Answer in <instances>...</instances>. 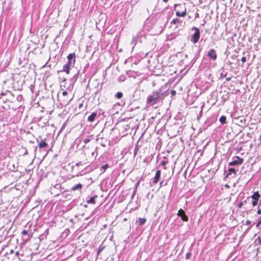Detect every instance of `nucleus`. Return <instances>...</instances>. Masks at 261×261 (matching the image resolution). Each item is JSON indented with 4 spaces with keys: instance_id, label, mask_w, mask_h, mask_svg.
I'll list each match as a JSON object with an SVG mask.
<instances>
[{
    "instance_id": "1",
    "label": "nucleus",
    "mask_w": 261,
    "mask_h": 261,
    "mask_svg": "<svg viewBox=\"0 0 261 261\" xmlns=\"http://www.w3.org/2000/svg\"><path fill=\"white\" fill-rule=\"evenodd\" d=\"M164 92L162 91V88L154 91L147 98V103L150 105L157 103L160 99L164 96Z\"/></svg>"
},
{
    "instance_id": "2",
    "label": "nucleus",
    "mask_w": 261,
    "mask_h": 261,
    "mask_svg": "<svg viewBox=\"0 0 261 261\" xmlns=\"http://www.w3.org/2000/svg\"><path fill=\"white\" fill-rule=\"evenodd\" d=\"M174 10L176 11V15L177 17H184L187 14V9L184 5L175 4Z\"/></svg>"
},
{
    "instance_id": "3",
    "label": "nucleus",
    "mask_w": 261,
    "mask_h": 261,
    "mask_svg": "<svg viewBox=\"0 0 261 261\" xmlns=\"http://www.w3.org/2000/svg\"><path fill=\"white\" fill-rule=\"evenodd\" d=\"M73 96L70 95V96H59L58 95L59 101L60 102V104L64 106H67L69 103L72 99Z\"/></svg>"
},
{
    "instance_id": "4",
    "label": "nucleus",
    "mask_w": 261,
    "mask_h": 261,
    "mask_svg": "<svg viewBox=\"0 0 261 261\" xmlns=\"http://www.w3.org/2000/svg\"><path fill=\"white\" fill-rule=\"evenodd\" d=\"M192 30L194 31L195 32L191 36V41L193 43H196L198 42L199 40L200 36V32L199 29L196 27H194L192 28Z\"/></svg>"
},
{
    "instance_id": "5",
    "label": "nucleus",
    "mask_w": 261,
    "mask_h": 261,
    "mask_svg": "<svg viewBox=\"0 0 261 261\" xmlns=\"http://www.w3.org/2000/svg\"><path fill=\"white\" fill-rule=\"evenodd\" d=\"M260 197L258 192H254L251 196V198L252 199V205L253 206H255L258 204V201Z\"/></svg>"
},
{
    "instance_id": "6",
    "label": "nucleus",
    "mask_w": 261,
    "mask_h": 261,
    "mask_svg": "<svg viewBox=\"0 0 261 261\" xmlns=\"http://www.w3.org/2000/svg\"><path fill=\"white\" fill-rule=\"evenodd\" d=\"M67 58L68 60L67 64H68V65H70L71 66H74L75 63V58H76L75 54L74 53L69 54L67 56Z\"/></svg>"
},
{
    "instance_id": "7",
    "label": "nucleus",
    "mask_w": 261,
    "mask_h": 261,
    "mask_svg": "<svg viewBox=\"0 0 261 261\" xmlns=\"http://www.w3.org/2000/svg\"><path fill=\"white\" fill-rule=\"evenodd\" d=\"M236 160H233V161L229 162L228 165L229 166H234L236 165H240L243 164L244 162V159L240 158L238 156H236L234 157Z\"/></svg>"
},
{
    "instance_id": "8",
    "label": "nucleus",
    "mask_w": 261,
    "mask_h": 261,
    "mask_svg": "<svg viewBox=\"0 0 261 261\" xmlns=\"http://www.w3.org/2000/svg\"><path fill=\"white\" fill-rule=\"evenodd\" d=\"M207 56L211 59L213 61H215L217 58V55L216 50L214 49H211L207 53Z\"/></svg>"
},
{
    "instance_id": "9",
    "label": "nucleus",
    "mask_w": 261,
    "mask_h": 261,
    "mask_svg": "<svg viewBox=\"0 0 261 261\" xmlns=\"http://www.w3.org/2000/svg\"><path fill=\"white\" fill-rule=\"evenodd\" d=\"M177 215L180 217L182 220L185 222H187L188 221V217L186 215L185 211L180 208L177 213Z\"/></svg>"
},
{
    "instance_id": "10",
    "label": "nucleus",
    "mask_w": 261,
    "mask_h": 261,
    "mask_svg": "<svg viewBox=\"0 0 261 261\" xmlns=\"http://www.w3.org/2000/svg\"><path fill=\"white\" fill-rule=\"evenodd\" d=\"M161 172L160 170H158L156 171L155 175L153 180V184H156L158 182L161 177Z\"/></svg>"
},
{
    "instance_id": "11",
    "label": "nucleus",
    "mask_w": 261,
    "mask_h": 261,
    "mask_svg": "<svg viewBox=\"0 0 261 261\" xmlns=\"http://www.w3.org/2000/svg\"><path fill=\"white\" fill-rule=\"evenodd\" d=\"M97 116L96 112L92 113L90 116L88 117V121L92 122L94 121L95 117Z\"/></svg>"
},
{
    "instance_id": "12",
    "label": "nucleus",
    "mask_w": 261,
    "mask_h": 261,
    "mask_svg": "<svg viewBox=\"0 0 261 261\" xmlns=\"http://www.w3.org/2000/svg\"><path fill=\"white\" fill-rule=\"evenodd\" d=\"M83 187V185L81 184H76L74 186H73L71 189V191H76V190H81V189Z\"/></svg>"
},
{
    "instance_id": "13",
    "label": "nucleus",
    "mask_w": 261,
    "mask_h": 261,
    "mask_svg": "<svg viewBox=\"0 0 261 261\" xmlns=\"http://www.w3.org/2000/svg\"><path fill=\"white\" fill-rule=\"evenodd\" d=\"M70 67H72V66L68 65V64L67 63L66 64H65L63 66V69L61 71H64L67 74H69V71H70Z\"/></svg>"
},
{
    "instance_id": "14",
    "label": "nucleus",
    "mask_w": 261,
    "mask_h": 261,
    "mask_svg": "<svg viewBox=\"0 0 261 261\" xmlns=\"http://www.w3.org/2000/svg\"><path fill=\"white\" fill-rule=\"evenodd\" d=\"M48 146L47 143L45 142V140H42L39 143V147L40 148H45Z\"/></svg>"
},
{
    "instance_id": "15",
    "label": "nucleus",
    "mask_w": 261,
    "mask_h": 261,
    "mask_svg": "<svg viewBox=\"0 0 261 261\" xmlns=\"http://www.w3.org/2000/svg\"><path fill=\"white\" fill-rule=\"evenodd\" d=\"M139 36V35L137 34L136 36L133 37L131 42V44L133 45V48H134L136 44Z\"/></svg>"
},
{
    "instance_id": "16",
    "label": "nucleus",
    "mask_w": 261,
    "mask_h": 261,
    "mask_svg": "<svg viewBox=\"0 0 261 261\" xmlns=\"http://www.w3.org/2000/svg\"><path fill=\"white\" fill-rule=\"evenodd\" d=\"M228 172L229 173L226 175V177H228L229 175L231 174V173H233L234 176L236 174V170L233 168H229L228 169Z\"/></svg>"
},
{
    "instance_id": "17",
    "label": "nucleus",
    "mask_w": 261,
    "mask_h": 261,
    "mask_svg": "<svg viewBox=\"0 0 261 261\" xmlns=\"http://www.w3.org/2000/svg\"><path fill=\"white\" fill-rule=\"evenodd\" d=\"M61 188V185L60 184H56L54 187L50 188L51 193H53L55 190L60 189Z\"/></svg>"
},
{
    "instance_id": "18",
    "label": "nucleus",
    "mask_w": 261,
    "mask_h": 261,
    "mask_svg": "<svg viewBox=\"0 0 261 261\" xmlns=\"http://www.w3.org/2000/svg\"><path fill=\"white\" fill-rule=\"evenodd\" d=\"M97 198V195H94L89 200L87 201L88 203H92L94 204L95 203V199Z\"/></svg>"
},
{
    "instance_id": "19",
    "label": "nucleus",
    "mask_w": 261,
    "mask_h": 261,
    "mask_svg": "<svg viewBox=\"0 0 261 261\" xmlns=\"http://www.w3.org/2000/svg\"><path fill=\"white\" fill-rule=\"evenodd\" d=\"M109 164H106L100 167V170L102 173H103L106 171V170H107L109 168Z\"/></svg>"
},
{
    "instance_id": "20",
    "label": "nucleus",
    "mask_w": 261,
    "mask_h": 261,
    "mask_svg": "<svg viewBox=\"0 0 261 261\" xmlns=\"http://www.w3.org/2000/svg\"><path fill=\"white\" fill-rule=\"evenodd\" d=\"M219 121L221 124H225L226 123V117L225 116H222L220 118Z\"/></svg>"
},
{
    "instance_id": "21",
    "label": "nucleus",
    "mask_w": 261,
    "mask_h": 261,
    "mask_svg": "<svg viewBox=\"0 0 261 261\" xmlns=\"http://www.w3.org/2000/svg\"><path fill=\"white\" fill-rule=\"evenodd\" d=\"M146 222V219L145 218H139V225L140 226H142Z\"/></svg>"
},
{
    "instance_id": "22",
    "label": "nucleus",
    "mask_w": 261,
    "mask_h": 261,
    "mask_svg": "<svg viewBox=\"0 0 261 261\" xmlns=\"http://www.w3.org/2000/svg\"><path fill=\"white\" fill-rule=\"evenodd\" d=\"M180 22L181 21L178 18H174L171 22V24H176Z\"/></svg>"
},
{
    "instance_id": "23",
    "label": "nucleus",
    "mask_w": 261,
    "mask_h": 261,
    "mask_svg": "<svg viewBox=\"0 0 261 261\" xmlns=\"http://www.w3.org/2000/svg\"><path fill=\"white\" fill-rule=\"evenodd\" d=\"M123 96V93L121 92H117L115 95V97H116L118 99H120Z\"/></svg>"
},
{
    "instance_id": "24",
    "label": "nucleus",
    "mask_w": 261,
    "mask_h": 261,
    "mask_svg": "<svg viewBox=\"0 0 261 261\" xmlns=\"http://www.w3.org/2000/svg\"><path fill=\"white\" fill-rule=\"evenodd\" d=\"M255 243L256 245H261V237H258L255 241Z\"/></svg>"
},
{
    "instance_id": "25",
    "label": "nucleus",
    "mask_w": 261,
    "mask_h": 261,
    "mask_svg": "<svg viewBox=\"0 0 261 261\" xmlns=\"http://www.w3.org/2000/svg\"><path fill=\"white\" fill-rule=\"evenodd\" d=\"M94 155H95V156L98 155L97 147H96L95 151L92 153V156H94Z\"/></svg>"
},
{
    "instance_id": "26",
    "label": "nucleus",
    "mask_w": 261,
    "mask_h": 261,
    "mask_svg": "<svg viewBox=\"0 0 261 261\" xmlns=\"http://www.w3.org/2000/svg\"><path fill=\"white\" fill-rule=\"evenodd\" d=\"M167 185V182H164V181L163 180L162 181L160 182V187L163 186H165Z\"/></svg>"
},
{
    "instance_id": "27",
    "label": "nucleus",
    "mask_w": 261,
    "mask_h": 261,
    "mask_svg": "<svg viewBox=\"0 0 261 261\" xmlns=\"http://www.w3.org/2000/svg\"><path fill=\"white\" fill-rule=\"evenodd\" d=\"M67 95H68V94L67 92V91H64L62 92V95H61L60 96H67Z\"/></svg>"
},
{
    "instance_id": "28",
    "label": "nucleus",
    "mask_w": 261,
    "mask_h": 261,
    "mask_svg": "<svg viewBox=\"0 0 261 261\" xmlns=\"http://www.w3.org/2000/svg\"><path fill=\"white\" fill-rule=\"evenodd\" d=\"M28 233V230H23L21 232V233L23 234V235H27Z\"/></svg>"
},
{
    "instance_id": "29",
    "label": "nucleus",
    "mask_w": 261,
    "mask_h": 261,
    "mask_svg": "<svg viewBox=\"0 0 261 261\" xmlns=\"http://www.w3.org/2000/svg\"><path fill=\"white\" fill-rule=\"evenodd\" d=\"M191 255V254L190 253H187L186 254V259L189 258L190 257Z\"/></svg>"
},
{
    "instance_id": "30",
    "label": "nucleus",
    "mask_w": 261,
    "mask_h": 261,
    "mask_svg": "<svg viewBox=\"0 0 261 261\" xmlns=\"http://www.w3.org/2000/svg\"><path fill=\"white\" fill-rule=\"evenodd\" d=\"M241 61L243 63H245L246 61V58L245 57H243L241 59Z\"/></svg>"
},
{
    "instance_id": "31",
    "label": "nucleus",
    "mask_w": 261,
    "mask_h": 261,
    "mask_svg": "<svg viewBox=\"0 0 261 261\" xmlns=\"http://www.w3.org/2000/svg\"><path fill=\"white\" fill-rule=\"evenodd\" d=\"M56 190H55L54 191V192H53V193H52V194H54V195H55V196H58V195H59L60 193H58L57 192H56Z\"/></svg>"
},
{
    "instance_id": "32",
    "label": "nucleus",
    "mask_w": 261,
    "mask_h": 261,
    "mask_svg": "<svg viewBox=\"0 0 261 261\" xmlns=\"http://www.w3.org/2000/svg\"><path fill=\"white\" fill-rule=\"evenodd\" d=\"M260 224H261V222H260V221H258L257 222V223H256V227L257 228H258V227H259V226L260 225Z\"/></svg>"
},
{
    "instance_id": "33",
    "label": "nucleus",
    "mask_w": 261,
    "mask_h": 261,
    "mask_svg": "<svg viewBox=\"0 0 261 261\" xmlns=\"http://www.w3.org/2000/svg\"><path fill=\"white\" fill-rule=\"evenodd\" d=\"M171 94L172 95H174L176 94V91L175 90H172Z\"/></svg>"
},
{
    "instance_id": "34",
    "label": "nucleus",
    "mask_w": 261,
    "mask_h": 261,
    "mask_svg": "<svg viewBox=\"0 0 261 261\" xmlns=\"http://www.w3.org/2000/svg\"><path fill=\"white\" fill-rule=\"evenodd\" d=\"M243 205V202H240L239 204V205H238V207L239 208H241L242 207V205Z\"/></svg>"
},
{
    "instance_id": "35",
    "label": "nucleus",
    "mask_w": 261,
    "mask_h": 261,
    "mask_svg": "<svg viewBox=\"0 0 261 261\" xmlns=\"http://www.w3.org/2000/svg\"><path fill=\"white\" fill-rule=\"evenodd\" d=\"M251 223V221L250 220H247L246 221V225H248Z\"/></svg>"
},
{
    "instance_id": "36",
    "label": "nucleus",
    "mask_w": 261,
    "mask_h": 261,
    "mask_svg": "<svg viewBox=\"0 0 261 261\" xmlns=\"http://www.w3.org/2000/svg\"><path fill=\"white\" fill-rule=\"evenodd\" d=\"M89 141H90V139H86L84 140V143H88Z\"/></svg>"
},
{
    "instance_id": "37",
    "label": "nucleus",
    "mask_w": 261,
    "mask_h": 261,
    "mask_svg": "<svg viewBox=\"0 0 261 261\" xmlns=\"http://www.w3.org/2000/svg\"><path fill=\"white\" fill-rule=\"evenodd\" d=\"M257 214L258 215H261V209L258 208V210L257 212Z\"/></svg>"
},
{
    "instance_id": "38",
    "label": "nucleus",
    "mask_w": 261,
    "mask_h": 261,
    "mask_svg": "<svg viewBox=\"0 0 261 261\" xmlns=\"http://www.w3.org/2000/svg\"><path fill=\"white\" fill-rule=\"evenodd\" d=\"M166 161H163V162H162V165L163 166H165L166 165Z\"/></svg>"
},
{
    "instance_id": "39",
    "label": "nucleus",
    "mask_w": 261,
    "mask_h": 261,
    "mask_svg": "<svg viewBox=\"0 0 261 261\" xmlns=\"http://www.w3.org/2000/svg\"><path fill=\"white\" fill-rule=\"evenodd\" d=\"M19 253L18 252L16 251V252H15V255L16 256L18 257V256H19Z\"/></svg>"
},
{
    "instance_id": "40",
    "label": "nucleus",
    "mask_w": 261,
    "mask_h": 261,
    "mask_svg": "<svg viewBox=\"0 0 261 261\" xmlns=\"http://www.w3.org/2000/svg\"><path fill=\"white\" fill-rule=\"evenodd\" d=\"M14 253L13 250L11 249V250H10L9 254H12V253Z\"/></svg>"
},
{
    "instance_id": "41",
    "label": "nucleus",
    "mask_w": 261,
    "mask_h": 261,
    "mask_svg": "<svg viewBox=\"0 0 261 261\" xmlns=\"http://www.w3.org/2000/svg\"><path fill=\"white\" fill-rule=\"evenodd\" d=\"M224 186H225V187H226L227 188H229V187H230L227 184H225Z\"/></svg>"
},
{
    "instance_id": "42",
    "label": "nucleus",
    "mask_w": 261,
    "mask_h": 261,
    "mask_svg": "<svg viewBox=\"0 0 261 261\" xmlns=\"http://www.w3.org/2000/svg\"><path fill=\"white\" fill-rule=\"evenodd\" d=\"M230 80H231V77H227L226 78V81H229Z\"/></svg>"
},
{
    "instance_id": "43",
    "label": "nucleus",
    "mask_w": 261,
    "mask_h": 261,
    "mask_svg": "<svg viewBox=\"0 0 261 261\" xmlns=\"http://www.w3.org/2000/svg\"><path fill=\"white\" fill-rule=\"evenodd\" d=\"M81 163H82L81 162L76 163V166H79V165H80L81 164Z\"/></svg>"
},
{
    "instance_id": "44",
    "label": "nucleus",
    "mask_w": 261,
    "mask_h": 261,
    "mask_svg": "<svg viewBox=\"0 0 261 261\" xmlns=\"http://www.w3.org/2000/svg\"><path fill=\"white\" fill-rule=\"evenodd\" d=\"M221 76H226V75H224L223 73H221Z\"/></svg>"
},
{
    "instance_id": "45",
    "label": "nucleus",
    "mask_w": 261,
    "mask_h": 261,
    "mask_svg": "<svg viewBox=\"0 0 261 261\" xmlns=\"http://www.w3.org/2000/svg\"><path fill=\"white\" fill-rule=\"evenodd\" d=\"M164 2L166 3L168 2V0H163Z\"/></svg>"
},
{
    "instance_id": "46",
    "label": "nucleus",
    "mask_w": 261,
    "mask_h": 261,
    "mask_svg": "<svg viewBox=\"0 0 261 261\" xmlns=\"http://www.w3.org/2000/svg\"><path fill=\"white\" fill-rule=\"evenodd\" d=\"M101 146H103V147H105V145L104 144H101Z\"/></svg>"
},
{
    "instance_id": "47",
    "label": "nucleus",
    "mask_w": 261,
    "mask_h": 261,
    "mask_svg": "<svg viewBox=\"0 0 261 261\" xmlns=\"http://www.w3.org/2000/svg\"><path fill=\"white\" fill-rule=\"evenodd\" d=\"M63 81H66V79L64 78L63 80Z\"/></svg>"
},
{
    "instance_id": "48",
    "label": "nucleus",
    "mask_w": 261,
    "mask_h": 261,
    "mask_svg": "<svg viewBox=\"0 0 261 261\" xmlns=\"http://www.w3.org/2000/svg\"><path fill=\"white\" fill-rule=\"evenodd\" d=\"M100 251H101V249H99V251H98V253H99V252Z\"/></svg>"
},
{
    "instance_id": "49",
    "label": "nucleus",
    "mask_w": 261,
    "mask_h": 261,
    "mask_svg": "<svg viewBox=\"0 0 261 261\" xmlns=\"http://www.w3.org/2000/svg\"><path fill=\"white\" fill-rule=\"evenodd\" d=\"M25 154H27V151H25Z\"/></svg>"
},
{
    "instance_id": "50",
    "label": "nucleus",
    "mask_w": 261,
    "mask_h": 261,
    "mask_svg": "<svg viewBox=\"0 0 261 261\" xmlns=\"http://www.w3.org/2000/svg\"><path fill=\"white\" fill-rule=\"evenodd\" d=\"M259 204H261V201L259 202Z\"/></svg>"
},
{
    "instance_id": "51",
    "label": "nucleus",
    "mask_w": 261,
    "mask_h": 261,
    "mask_svg": "<svg viewBox=\"0 0 261 261\" xmlns=\"http://www.w3.org/2000/svg\"><path fill=\"white\" fill-rule=\"evenodd\" d=\"M259 221H260V222H261V219Z\"/></svg>"
},
{
    "instance_id": "52",
    "label": "nucleus",
    "mask_w": 261,
    "mask_h": 261,
    "mask_svg": "<svg viewBox=\"0 0 261 261\" xmlns=\"http://www.w3.org/2000/svg\"><path fill=\"white\" fill-rule=\"evenodd\" d=\"M260 261H261V260H260Z\"/></svg>"
}]
</instances>
